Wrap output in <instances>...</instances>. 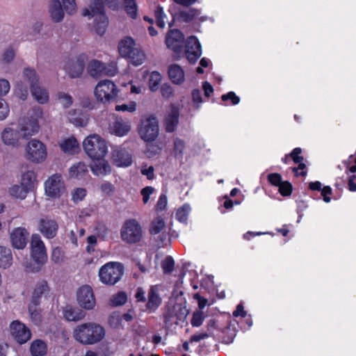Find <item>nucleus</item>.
I'll list each match as a JSON object with an SVG mask.
<instances>
[{
    "instance_id": "62",
    "label": "nucleus",
    "mask_w": 356,
    "mask_h": 356,
    "mask_svg": "<svg viewBox=\"0 0 356 356\" xmlns=\"http://www.w3.org/2000/svg\"><path fill=\"white\" fill-rule=\"evenodd\" d=\"M192 98L195 106L196 108H198L203 102L201 92L199 89H195L192 91Z\"/></svg>"
},
{
    "instance_id": "38",
    "label": "nucleus",
    "mask_w": 356,
    "mask_h": 356,
    "mask_svg": "<svg viewBox=\"0 0 356 356\" xmlns=\"http://www.w3.org/2000/svg\"><path fill=\"white\" fill-rule=\"evenodd\" d=\"M199 15V10L194 8H190L187 10L179 11L177 15V19L183 22H189Z\"/></svg>"
},
{
    "instance_id": "39",
    "label": "nucleus",
    "mask_w": 356,
    "mask_h": 356,
    "mask_svg": "<svg viewBox=\"0 0 356 356\" xmlns=\"http://www.w3.org/2000/svg\"><path fill=\"white\" fill-rule=\"evenodd\" d=\"M158 135H141L142 139L147 142V152H150V155L158 154L161 148L158 145H154L153 142L156 140Z\"/></svg>"
},
{
    "instance_id": "12",
    "label": "nucleus",
    "mask_w": 356,
    "mask_h": 356,
    "mask_svg": "<svg viewBox=\"0 0 356 356\" xmlns=\"http://www.w3.org/2000/svg\"><path fill=\"white\" fill-rule=\"evenodd\" d=\"M185 54L190 63H195L202 55L201 44L195 36H190L186 41Z\"/></svg>"
},
{
    "instance_id": "4",
    "label": "nucleus",
    "mask_w": 356,
    "mask_h": 356,
    "mask_svg": "<svg viewBox=\"0 0 356 356\" xmlns=\"http://www.w3.org/2000/svg\"><path fill=\"white\" fill-rule=\"evenodd\" d=\"M124 273L123 266L118 262H108L99 270V280L107 285H114L120 281Z\"/></svg>"
},
{
    "instance_id": "43",
    "label": "nucleus",
    "mask_w": 356,
    "mask_h": 356,
    "mask_svg": "<svg viewBox=\"0 0 356 356\" xmlns=\"http://www.w3.org/2000/svg\"><path fill=\"white\" fill-rule=\"evenodd\" d=\"M39 305H35L33 302H30L29 305V312L30 314L32 322L38 325L41 323L42 316L40 310L38 309Z\"/></svg>"
},
{
    "instance_id": "60",
    "label": "nucleus",
    "mask_w": 356,
    "mask_h": 356,
    "mask_svg": "<svg viewBox=\"0 0 356 356\" xmlns=\"http://www.w3.org/2000/svg\"><path fill=\"white\" fill-rule=\"evenodd\" d=\"M221 99L222 101L225 102L227 100H231L232 104L233 105H236L240 102V97H238L235 92L231 91L227 92V94H224L222 95Z\"/></svg>"
},
{
    "instance_id": "29",
    "label": "nucleus",
    "mask_w": 356,
    "mask_h": 356,
    "mask_svg": "<svg viewBox=\"0 0 356 356\" xmlns=\"http://www.w3.org/2000/svg\"><path fill=\"white\" fill-rule=\"evenodd\" d=\"M91 170L97 176H104L111 173V168L107 161L101 159L91 166Z\"/></svg>"
},
{
    "instance_id": "14",
    "label": "nucleus",
    "mask_w": 356,
    "mask_h": 356,
    "mask_svg": "<svg viewBox=\"0 0 356 356\" xmlns=\"http://www.w3.org/2000/svg\"><path fill=\"white\" fill-rule=\"evenodd\" d=\"M184 40V35L179 30L171 29L166 35L165 44L167 47L175 53L179 54L182 50Z\"/></svg>"
},
{
    "instance_id": "25",
    "label": "nucleus",
    "mask_w": 356,
    "mask_h": 356,
    "mask_svg": "<svg viewBox=\"0 0 356 356\" xmlns=\"http://www.w3.org/2000/svg\"><path fill=\"white\" fill-rule=\"evenodd\" d=\"M88 173V166L82 161L74 163L69 169V176L70 178L81 179H83Z\"/></svg>"
},
{
    "instance_id": "32",
    "label": "nucleus",
    "mask_w": 356,
    "mask_h": 356,
    "mask_svg": "<svg viewBox=\"0 0 356 356\" xmlns=\"http://www.w3.org/2000/svg\"><path fill=\"white\" fill-rule=\"evenodd\" d=\"M135 48V41L130 37L123 39L118 46L120 55L124 58H127Z\"/></svg>"
},
{
    "instance_id": "7",
    "label": "nucleus",
    "mask_w": 356,
    "mask_h": 356,
    "mask_svg": "<svg viewBox=\"0 0 356 356\" xmlns=\"http://www.w3.org/2000/svg\"><path fill=\"white\" fill-rule=\"evenodd\" d=\"M26 153L27 159L35 163L43 162L47 156L44 144L35 139L28 143Z\"/></svg>"
},
{
    "instance_id": "40",
    "label": "nucleus",
    "mask_w": 356,
    "mask_h": 356,
    "mask_svg": "<svg viewBox=\"0 0 356 356\" xmlns=\"http://www.w3.org/2000/svg\"><path fill=\"white\" fill-rule=\"evenodd\" d=\"M127 58L134 65L138 66L144 62L145 59V55L142 50L138 48H135L134 50H132L131 53L127 57Z\"/></svg>"
},
{
    "instance_id": "51",
    "label": "nucleus",
    "mask_w": 356,
    "mask_h": 356,
    "mask_svg": "<svg viewBox=\"0 0 356 356\" xmlns=\"http://www.w3.org/2000/svg\"><path fill=\"white\" fill-rule=\"evenodd\" d=\"M57 98L64 108L70 107L73 103L72 96L63 92L57 94Z\"/></svg>"
},
{
    "instance_id": "44",
    "label": "nucleus",
    "mask_w": 356,
    "mask_h": 356,
    "mask_svg": "<svg viewBox=\"0 0 356 356\" xmlns=\"http://www.w3.org/2000/svg\"><path fill=\"white\" fill-rule=\"evenodd\" d=\"M165 222L162 217H156L151 223L149 227V233L156 235L160 233L165 227Z\"/></svg>"
},
{
    "instance_id": "23",
    "label": "nucleus",
    "mask_w": 356,
    "mask_h": 356,
    "mask_svg": "<svg viewBox=\"0 0 356 356\" xmlns=\"http://www.w3.org/2000/svg\"><path fill=\"white\" fill-rule=\"evenodd\" d=\"M89 8H85L82 15L85 17H99L100 15H105L104 4L103 0H91Z\"/></svg>"
},
{
    "instance_id": "54",
    "label": "nucleus",
    "mask_w": 356,
    "mask_h": 356,
    "mask_svg": "<svg viewBox=\"0 0 356 356\" xmlns=\"http://www.w3.org/2000/svg\"><path fill=\"white\" fill-rule=\"evenodd\" d=\"M64 10L68 15H73L76 11L75 0H62Z\"/></svg>"
},
{
    "instance_id": "13",
    "label": "nucleus",
    "mask_w": 356,
    "mask_h": 356,
    "mask_svg": "<svg viewBox=\"0 0 356 356\" xmlns=\"http://www.w3.org/2000/svg\"><path fill=\"white\" fill-rule=\"evenodd\" d=\"M46 194L51 197H57L60 195L64 189V183L60 175L56 174L49 177L44 184Z\"/></svg>"
},
{
    "instance_id": "3",
    "label": "nucleus",
    "mask_w": 356,
    "mask_h": 356,
    "mask_svg": "<svg viewBox=\"0 0 356 356\" xmlns=\"http://www.w3.org/2000/svg\"><path fill=\"white\" fill-rule=\"evenodd\" d=\"M86 153L92 159H103L108 151L106 142L100 135H88L83 143Z\"/></svg>"
},
{
    "instance_id": "16",
    "label": "nucleus",
    "mask_w": 356,
    "mask_h": 356,
    "mask_svg": "<svg viewBox=\"0 0 356 356\" xmlns=\"http://www.w3.org/2000/svg\"><path fill=\"white\" fill-rule=\"evenodd\" d=\"M68 122L76 127H84L88 124L89 115L82 109H70L66 112Z\"/></svg>"
},
{
    "instance_id": "8",
    "label": "nucleus",
    "mask_w": 356,
    "mask_h": 356,
    "mask_svg": "<svg viewBox=\"0 0 356 356\" xmlns=\"http://www.w3.org/2000/svg\"><path fill=\"white\" fill-rule=\"evenodd\" d=\"M88 72L92 77L103 75L112 76L117 73V67L114 63L106 65L101 61L92 60L88 64Z\"/></svg>"
},
{
    "instance_id": "34",
    "label": "nucleus",
    "mask_w": 356,
    "mask_h": 356,
    "mask_svg": "<svg viewBox=\"0 0 356 356\" xmlns=\"http://www.w3.org/2000/svg\"><path fill=\"white\" fill-rule=\"evenodd\" d=\"M30 352L33 356H43L47 352L46 343L41 339L34 340L30 346Z\"/></svg>"
},
{
    "instance_id": "9",
    "label": "nucleus",
    "mask_w": 356,
    "mask_h": 356,
    "mask_svg": "<svg viewBox=\"0 0 356 356\" xmlns=\"http://www.w3.org/2000/svg\"><path fill=\"white\" fill-rule=\"evenodd\" d=\"M19 129L13 127L5 128L2 134H9L10 132L22 131L24 134H37L40 130V126L36 119L33 118H20L18 122Z\"/></svg>"
},
{
    "instance_id": "41",
    "label": "nucleus",
    "mask_w": 356,
    "mask_h": 356,
    "mask_svg": "<svg viewBox=\"0 0 356 356\" xmlns=\"http://www.w3.org/2000/svg\"><path fill=\"white\" fill-rule=\"evenodd\" d=\"M23 76L30 84V88L36 86L39 83V77L35 70L31 67H26L23 71Z\"/></svg>"
},
{
    "instance_id": "24",
    "label": "nucleus",
    "mask_w": 356,
    "mask_h": 356,
    "mask_svg": "<svg viewBox=\"0 0 356 356\" xmlns=\"http://www.w3.org/2000/svg\"><path fill=\"white\" fill-rule=\"evenodd\" d=\"M161 303V298L159 294L156 286H152L148 292V301L146 305L147 309L154 311Z\"/></svg>"
},
{
    "instance_id": "22",
    "label": "nucleus",
    "mask_w": 356,
    "mask_h": 356,
    "mask_svg": "<svg viewBox=\"0 0 356 356\" xmlns=\"http://www.w3.org/2000/svg\"><path fill=\"white\" fill-rule=\"evenodd\" d=\"M49 13L51 19L56 23L62 22L65 16L62 4L59 0H51L50 1Z\"/></svg>"
},
{
    "instance_id": "45",
    "label": "nucleus",
    "mask_w": 356,
    "mask_h": 356,
    "mask_svg": "<svg viewBox=\"0 0 356 356\" xmlns=\"http://www.w3.org/2000/svg\"><path fill=\"white\" fill-rule=\"evenodd\" d=\"M29 191L21 185H14L9 189L10 195L22 200L26 197Z\"/></svg>"
},
{
    "instance_id": "55",
    "label": "nucleus",
    "mask_w": 356,
    "mask_h": 356,
    "mask_svg": "<svg viewBox=\"0 0 356 356\" xmlns=\"http://www.w3.org/2000/svg\"><path fill=\"white\" fill-rule=\"evenodd\" d=\"M184 148V142L180 139L177 138L174 142L173 152L176 159H180L182 158V152Z\"/></svg>"
},
{
    "instance_id": "27",
    "label": "nucleus",
    "mask_w": 356,
    "mask_h": 356,
    "mask_svg": "<svg viewBox=\"0 0 356 356\" xmlns=\"http://www.w3.org/2000/svg\"><path fill=\"white\" fill-rule=\"evenodd\" d=\"M60 147L65 154H74L79 152V145L76 139L72 136L62 140L60 143Z\"/></svg>"
},
{
    "instance_id": "37",
    "label": "nucleus",
    "mask_w": 356,
    "mask_h": 356,
    "mask_svg": "<svg viewBox=\"0 0 356 356\" xmlns=\"http://www.w3.org/2000/svg\"><path fill=\"white\" fill-rule=\"evenodd\" d=\"M35 181L36 175L35 172L29 170L22 175L21 184L29 191L34 188Z\"/></svg>"
},
{
    "instance_id": "10",
    "label": "nucleus",
    "mask_w": 356,
    "mask_h": 356,
    "mask_svg": "<svg viewBox=\"0 0 356 356\" xmlns=\"http://www.w3.org/2000/svg\"><path fill=\"white\" fill-rule=\"evenodd\" d=\"M79 305L85 309H92L95 306V298L92 288L85 285L79 288L76 294Z\"/></svg>"
},
{
    "instance_id": "35",
    "label": "nucleus",
    "mask_w": 356,
    "mask_h": 356,
    "mask_svg": "<svg viewBox=\"0 0 356 356\" xmlns=\"http://www.w3.org/2000/svg\"><path fill=\"white\" fill-rule=\"evenodd\" d=\"M94 29L97 34L103 35L108 26V21L106 15H100L99 17H94Z\"/></svg>"
},
{
    "instance_id": "11",
    "label": "nucleus",
    "mask_w": 356,
    "mask_h": 356,
    "mask_svg": "<svg viewBox=\"0 0 356 356\" xmlns=\"http://www.w3.org/2000/svg\"><path fill=\"white\" fill-rule=\"evenodd\" d=\"M10 328L12 336L20 344L25 343L31 337L30 330L19 321H13Z\"/></svg>"
},
{
    "instance_id": "57",
    "label": "nucleus",
    "mask_w": 356,
    "mask_h": 356,
    "mask_svg": "<svg viewBox=\"0 0 356 356\" xmlns=\"http://www.w3.org/2000/svg\"><path fill=\"white\" fill-rule=\"evenodd\" d=\"M17 136L18 135H1V138L5 145L15 147L18 145L19 138Z\"/></svg>"
},
{
    "instance_id": "42",
    "label": "nucleus",
    "mask_w": 356,
    "mask_h": 356,
    "mask_svg": "<svg viewBox=\"0 0 356 356\" xmlns=\"http://www.w3.org/2000/svg\"><path fill=\"white\" fill-rule=\"evenodd\" d=\"M124 7L127 14L132 19L138 16V6L135 0H124Z\"/></svg>"
},
{
    "instance_id": "48",
    "label": "nucleus",
    "mask_w": 356,
    "mask_h": 356,
    "mask_svg": "<svg viewBox=\"0 0 356 356\" xmlns=\"http://www.w3.org/2000/svg\"><path fill=\"white\" fill-rule=\"evenodd\" d=\"M115 134H127L131 131V125L129 122L118 120L114 124Z\"/></svg>"
},
{
    "instance_id": "18",
    "label": "nucleus",
    "mask_w": 356,
    "mask_h": 356,
    "mask_svg": "<svg viewBox=\"0 0 356 356\" xmlns=\"http://www.w3.org/2000/svg\"><path fill=\"white\" fill-rule=\"evenodd\" d=\"M29 232L22 227L15 228L10 234L13 246L16 249H23L27 244Z\"/></svg>"
},
{
    "instance_id": "1",
    "label": "nucleus",
    "mask_w": 356,
    "mask_h": 356,
    "mask_svg": "<svg viewBox=\"0 0 356 356\" xmlns=\"http://www.w3.org/2000/svg\"><path fill=\"white\" fill-rule=\"evenodd\" d=\"M74 339L83 344H93L100 341L105 336V330L94 323L76 326L73 332Z\"/></svg>"
},
{
    "instance_id": "47",
    "label": "nucleus",
    "mask_w": 356,
    "mask_h": 356,
    "mask_svg": "<svg viewBox=\"0 0 356 356\" xmlns=\"http://www.w3.org/2000/svg\"><path fill=\"white\" fill-rule=\"evenodd\" d=\"M161 81V75L158 72H152L149 79V87L151 91L155 92L159 88Z\"/></svg>"
},
{
    "instance_id": "46",
    "label": "nucleus",
    "mask_w": 356,
    "mask_h": 356,
    "mask_svg": "<svg viewBox=\"0 0 356 356\" xmlns=\"http://www.w3.org/2000/svg\"><path fill=\"white\" fill-rule=\"evenodd\" d=\"M191 211V207L188 204H184L176 213V218L183 223H186L188 220V214Z\"/></svg>"
},
{
    "instance_id": "33",
    "label": "nucleus",
    "mask_w": 356,
    "mask_h": 356,
    "mask_svg": "<svg viewBox=\"0 0 356 356\" xmlns=\"http://www.w3.org/2000/svg\"><path fill=\"white\" fill-rule=\"evenodd\" d=\"M48 289L49 287L46 281L42 280L39 282L33 291L31 302L35 305H40L42 295L47 292Z\"/></svg>"
},
{
    "instance_id": "63",
    "label": "nucleus",
    "mask_w": 356,
    "mask_h": 356,
    "mask_svg": "<svg viewBox=\"0 0 356 356\" xmlns=\"http://www.w3.org/2000/svg\"><path fill=\"white\" fill-rule=\"evenodd\" d=\"M154 192V188L152 186H146L143 188L140 193L143 196V202L144 204H147L149 201V196Z\"/></svg>"
},
{
    "instance_id": "19",
    "label": "nucleus",
    "mask_w": 356,
    "mask_h": 356,
    "mask_svg": "<svg viewBox=\"0 0 356 356\" xmlns=\"http://www.w3.org/2000/svg\"><path fill=\"white\" fill-rule=\"evenodd\" d=\"M85 63L82 57L78 58L76 60H68L64 66V69L71 78L79 77L84 70Z\"/></svg>"
},
{
    "instance_id": "52",
    "label": "nucleus",
    "mask_w": 356,
    "mask_h": 356,
    "mask_svg": "<svg viewBox=\"0 0 356 356\" xmlns=\"http://www.w3.org/2000/svg\"><path fill=\"white\" fill-rule=\"evenodd\" d=\"M175 266V261L172 257L168 256L162 262L161 267L163 273L169 274L172 272Z\"/></svg>"
},
{
    "instance_id": "26",
    "label": "nucleus",
    "mask_w": 356,
    "mask_h": 356,
    "mask_svg": "<svg viewBox=\"0 0 356 356\" xmlns=\"http://www.w3.org/2000/svg\"><path fill=\"white\" fill-rule=\"evenodd\" d=\"M168 76L172 82L175 84H181L184 81V72L183 69L177 64L169 66Z\"/></svg>"
},
{
    "instance_id": "2",
    "label": "nucleus",
    "mask_w": 356,
    "mask_h": 356,
    "mask_svg": "<svg viewBox=\"0 0 356 356\" xmlns=\"http://www.w3.org/2000/svg\"><path fill=\"white\" fill-rule=\"evenodd\" d=\"M31 257L33 264L26 266L27 271L36 273L40 270L47 259L46 248L41 237L38 234H33L31 241Z\"/></svg>"
},
{
    "instance_id": "59",
    "label": "nucleus",
    "mask_w": 356,
    "mask_h": 356,
    "mask_svg": "<svg viewBox=\"0 0 356 356\" xmlns=\"http://www.w3.org/2000/svg\"><path fill=\"white\" fill-rule=\"evenodd\" d=\"M86 195V190L83 188H76L72 193V200L75 202L81 201Z\"/></svg>"
},
{
    "instance_id": "15",
    "label": "nucleus",
    "mask_w": 356,
    "mask_h": 356,
    "mask_svg": "<svg viewBox=\"0 0 356 356\" xmlns=\"http://www.w3.org/2000/svg\"><path fill=\"white\" fill-rule=\"evenodd\" d=\"M188 314V311L186 307L177 305L164 314L165 322L179 324V322H184L186 320Z\"/></svg>"
},
{
    "instance_id": "21",
    "label": "nucleus",
    "mask_w": 356,
    "mask_h": 356,
    "mask_svg": "<svg viewBox=\"0 0 356 356\" xmlns=\"http://www.w3.org/2000/svg\"><path fill=\"white\" fill-rule=\"evenodd\" d=\"M138 134H159V122L156 118L151 115L143 118Z\"/></svg>"
},
{
    "instance_id": "5",
    "label": "nucleus",
    "mask_w": 356,
    "mask_h": 356,
    "mask_svg": "<svg viewBox=\"0 0 356 356\" xmlns=\"http://www.w3.org/2000/svg\"><path fill=\"white\" fill-rule=\"evenodd\" d=\"M120 236L122 240L128 244L140 242L143 238L140 224L136 219L125 220L120 229Z\"/></svg>"
},
{
    "instance_id": "31",
    "label": "nucleus",
    "mask_w": 356,
    "mask_h": 356,
    "mask_svg": "<svg viewBox=\"0 0 356 356\" xmlns=\"http://www.w3.org/2000/svg\"><path fill=\"white\" fill-rule=\"evenodd\" d=\"M179 111L175 108H172L165 118V125L167 132L172 133L175 131L179 122Z\"/></svg>"
},
{
    "instance_id": "30",
    "label": "nucleus",
    "mask_w": 356,
    "mask_h": 356,
    "mask_svg": "<svg viewBox=\"0 0 356 356\" xmlns=\"http://www.w3.org/2000/svg\"><path fill=\"white\" fill-rule=\"evenodd\" d=\"M86 312L79 308L66 307L64 310V317L68 321H78L83 319Z\"/></svg>"
},
{
    "instance_id": "28",
    "label": "nucleus",
    "mask_w": 356,
    "mask_h": 356,
    "mask_svg": "<svg viewBox=\"0 0 356 356\" xmlns=\"http://www.w3.org/2000/svg\"><path fill=\"white\" fill-rule=\"evenodd\" d=\"M31 92L33 97L39 104H44L48 102L49 92L47 90L40 86V83L36 86H33V88H31Z\"/></svg>"
},
{
    "instance_id": "53",
    "label": "nucleus",
    "mask_w": 356,
    "mask_h": 356,
    "mask_svg": "<svg viewBox=\"0 0 356 356\" xmlns=\"http://www.w3.org/2000/svg\"><path fill=\"white\" fill-rule=\"evenodd\" d=\"M51 259L55 264L61 263L64 259V252L59 247L54 248L52 250Z\"/></svg>"
},
{
    "instance_id": "58",
    "label": "nucleus",
    "mask_w": 356,
    "mask_h": 356,
    "mask_svg": "<svg viewBox=\"0 0 356 356\" xmlns=\"http://www.w3.org/2000/svg\"><path fill=\"white\" fill-rule=\"evenodd\" d=\"M278 187L280 193L283 196L290 195L292 192V186L289 181H282Z\"/></svg>"
},
{
    "instance_id": "56",
    "label": "nucleus",
    "mask_w": 356,
    "mask_h": 356,
    "mask_svg": "<svg viewBox=\"0 0 356 356\" xmlns=\"http://www.w3.org/2000/svg\"><path fill=\"white\" fill-rule=\"evenodd\" d=\"M15 92L16 95L22 100L26 99L29 94L27 88L24 86L22 83H17Z\"/></svg>"
},
{
    "instance_id": "50",
    "label": "nucleus",
    "mask_w": 356,
    "mask_h": 356,
    "mask_svg": "<svg viewBox=\"0 0 356 356\" xmlns=\"http://www.w3.org/2000/svg\"><path fill=\"white\" fill-rule=\"evenodd\" d=\"M127 300V295L124 292L120 291L113 295L111 299V304L113 306L123 305Z\"/></svg>"
},
{
    "instance_id": "20",
    "label": "nucleus",
    "mask_w": 356,
    "mask_h": 356,
    "mask_svg": "<svg viewBox=\"0 0 356 356\" xmlns=\"http://www.w3.org/2000/svg\"><path fill=\"white\" fill-rule=\"evenodd\" d=\"M114 163L118 167H129L132 163L130 153L124 149H115L113 152Z\"/></svg>"
},
{
    "instance_id": "36",
    "label": "nucleus",
    "mask_w": 356,
    "mask_h": 356,
    "mask_svg": "<svg viewBox=\"0 0 356 356\" xmlns=\"http://www.w3.org/2000/svg\"><path fill=\"white\" fill-rule=\"evenodd\" d=\"M12 260L11 250L3 246H0V268H8L12 264Z\"/></svg>"
},
{
    "instance_id": "17",
    "label": "nucleus",
    "mask_w": 356,
    "mask_h": 356,
    "mask_svg": "<svg viewBox=\"0 0 356 356\" xmlns=\"http://www.w3.org/2000/svg\"><path fill=\"white\" fill-rule=\"evenodd\" d=\"M58 229V225L56 220L50 218H42L40 220L39 230L47 238H54Z\"/></svg>"
},
{
    "instance_id": "49",
    "label": "nucleus",
    "mask_w": 356,
    "mask_h": 356,
    "mask_svg": "<svg viewBox=\"0 0 356 356\" xmlns=\"http://www.w3.org/2000/svg\"><path fill=\"white\" fill-rule=\"evenodd\" d=\"M155 17L156 19V25L161 29H163L165 26V19L167 17L163 12V9L161 6H158L155 10Z\"/></svg>"
},
{
    "instance_id": "61",
    "label": "nucleus",
    "mask_w": 356,
    "mask_h": 356,
    "mask_svg": "<svg viewBox=\"0 0 356 356\" xmlns=\"http://www.w3.org/2000/svg\"><path fill=\"white\" fill-rule=\"evenodd\" d=\"M136 108V104L134 102H131L129 104L117 105L115 109L117 111H128L131 113L135 111Z\"/></svg>"
},
{
    "instance_id": "6",
    "label": "nucleus",
    "mask_w": 356,
    "mask_h": 356,
    "mask_svg": "<svg viewBox=\"0 0 356 356\" xmlns=\"http://www.w3.org/2000/svg\"><path fill=\"white\" fill-rule=\"evenodd\" d=\"M118 90L115 84L110 80L100 81L95 87V95L102 103L115 101Z\"/></svg>"
},
{
    "instance_id": "64",
    "label": "nucleus",
    "mask_w": 356,
    "mask_h": 356,
    "mask_svg": "<svg viewBox=\"0 0 356 356\" xmlns=\"http://www.w3.org/2000/svg\"><path fill=\"white\" fill-rule=\"evenodd\" d=\"M15 55V50L12 47H8V49H6V51L3 54V56H2L3 61L6 63L11 62L13 60Z\"/></svg>"
}]
</instances>
